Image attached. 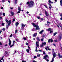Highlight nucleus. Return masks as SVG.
<instances>
[{
    "label": "nucleus",
    "instance_id": "f257e3e1",
    "mask_svg": "<svg viewBox=\"0 0 62 62\" xmlns=\"http://www.w3.org/2000/svg\"><path fill=\"white\" fill-rule=\"evenodd\" d=\"M34 4V3L33 1H31L30 2H27L26 3V4L28 5L29 8L32 7Z\"/></svg>",
    "mask_w": 62,
    "mask_h": 62
},
{
    "label": "nucleus",
    "instance_id": "f03ea898",
    "mask_svg": "<svg viewBox=\"0 0 62 62\" xmlns=\"http://www.w3.org/2000/svg\"><path fill=\"white\" fill-rule=\"evenodd\" d=\"M52 50L53 51L52 52L53 54V58H52V60L50 62H54V58H55V57H56V54H55V53L54 52V49H53Z\"/></svg>",
    "mask_w": 62,
    "mask_h": 62
},
{
    "label": "nucleus",
    "instance_id": "7ed1b4c3",
    "mask_svg": "<svg viewBox=\"0 0 62 62\" xmlns=\"http://www.w3.org/2000/svg\"><path fill=\"white\" fill-rule=\"evenodd\" d=\"M32 25L34 27H36V30H40V28H39V26L38 25H36L35 23L32 24Z\"/></svg>",
    "mask_w": 62,
    "mask_h": 62
},
{
    "label": "nucleus",
    "instance_id": "20e7f679",
    "mask_svg": "<svg viewBox=\"0 0 62 62\" xmlns=\"http://www.w3.org/2000/svg\"><path fill=\"white\" fill-rule=\"evenodd\" d=\"M61 36H62V34H60L58 36L59 39L58 40H59V41H60V40H61V39L62 38V37H61Z\"/></svg>",
    "mask_w": 62,
    "mask_h": 62
},
{
    "label": "nucleus",
    "instance_id": "39448f33",
    "mask_svg": "<svg viewBox=\"0 0 62 62\" xmlns=\"http://www.w3.org/2000/svg\"><path fill=\"white\" fill-rule=\"evenodd\" d=\"M45 14L46 16H47V17H48V16H49V13H48V12L46 11H45Z\"/></svg>",
    "mask_w": 62,
    "mask_h": 62
},
{
    "label": "nucleus",
    "instance_id": "423d86ee",
    "mask_svg": "<svg viewBox=\"0 0 62 62\" xmlns=\"http://www.w3.org/2000/svg\"><path fill=\"white\" fill-rule=\"evenodd\" d=\"M47 58H48V59H49V57H48V55H45V56H44L43 59H45V60H46Z\"/></svg>",
    "mask_w": 62,
    "mask_h": 62
},
{
    "label": "nucleus",
    "instance_id": "0eeeda50",
    "mask_svg": "<svg viewBox=\"0 0 62 62\" xmlns=\"http://www.w3.org/2000/svg\"><path fill=\"white\" fill-rule=\"evenodd\" d=\"M9 45H11V41L10 39L9 40Z\"/></svg>",
    "mask_w": 62,
    "mask_h": 62
},
{
    "label": "nucleus",
    "instance_id": "6e6552de",
    "mask_svg": "<svg viewBox=\"0 0 62 62\" xmlns=\"http://www.w3.org/2000/svg\"><path fill=\"white\" fill-rule=\"evenodd\" d=\"M48 5H49V8L51 9V8H52V5H51V4L50 3H48Z\"/></svg>",
    "mask_w": 62,
    "mask_h": 62
},
{
    "label": "nucleus",
    "instance_id": "1a4fd4ad",
    "mask_svg": "<svg viewBox=\"0 0 62 62\" xmlns=\"http://www.w3.org/2000/svg\"><path fill=\"white\" fill-rule=\"evenodd\" d=\"M39 42H37L36 43V44L37 47H39Z\"/></svg>",
    "mask_w": 62,
    "mask_h": 62
},
{
    "label": "nucleus",
    "instance_id": "9d476101",
    "mask_svg": "<svg viewBox=\"0 0 62 62\" xmlns=\"http://www.w3.org/2000/svg\"><path fill=\"white\" fill-rule=\"evenodd\" d=\"M58 55L59 58H62V55H60V54L59 53Z\"/></svg>",
    "mask_w": 62,
    "mask_h": 62
},
{
    "label": "nucleus",
    "instance_id": "9b49d317",
    "mask_svg": "<svg viewBox=\"0 0 62 62\" xmlns=\"http://www.w3.org/2000/svg\"><path fill=\"white\" fill-rule=\"evenodd\" d=\"M49 48V47L48 46H47L45 48V49H46V51H48V49Z\"/></svg>",
    "mask_w": 62,
    "mask_h": 62
},
{
    "label": "nucleus",
    "instance_id": "f8f14e48",
    "mask_svg": "<svg viewBox=\"0 0 62 62\" xmlns=\"http://www.w3.org/2000/svg\"><path fill=\"white\" fill-rule=\"evenodd\" d=\"M22 25V27H25L26 25V24L24 25L23 24H21Z\"/></svg>",
    "mask_w": 62,
    "mask_h": 62
},
{
    "label": "nucleus",
    "instance_id": "ddd939ff",
    "mask_svg": "<svg viewBox=\"0 0 62 62\" xmlns=\"http://www.w3.org/2000/svg\"><path fill=\"white\" fill-rule=\"evenodd\" d=\"M10 23H8V25H6V28H7V29H8V26H9V25H10Z\"/></svg>",
    "mask_w": 62,
    "mask_h": 62
},
{
    "label": "nucleus",
    "instance_id": "4468645a",
    "mask_svg": "<svg viewBox=\"0 0 62 62\" xmlns=\"http://www.w3.org/2000/svg\"><path fill=\"white\" fill-rule=\"evenodd\" d=\"M18 10L19 11H21V8L20 7L18 6Z\"/></svg>",
    "mask_w": 62,
    "mask_h": 62
},
{
    "label": "nucleus",
    "instance_id": "2eb2a0df",
    "mask_svg": "<svg viewBox=\"0 0 62 62\" xmlns=\"http://www.w3.org/2000/svg\"><path fill=\"white\" fill-rule=\"evenodd\" d=\"M44 32V30H42L41 31H40L39 32L40 34H41L42 33H43Z\"/></svg>",
    "mask_w": 62,
    "mask_h": 62
},
{
    "label": "nucleus",
    "instance_id": "dca6fc26",
    "mask_svg": "<svg viewBox=\"0 0 62 62\" xmlns=\"http://www.w3.org/2000/svg\"><path fill=\"white\" fill-rule=\"evenodd\" d=\"M59 25H60V27H61V29L62 30V27L60 25V24H59V25H57V26L58 27H59Z\"/></svg>",
    "mask_w": 62,
    "mask_h": 62
},
{
    "label": "nucleus",
    "instance_id": "f3484780",
    "mask_svg": "<svg viewBox=\"0 0 62 62\" xmlns=\"http://www.w3.org/2000/svg\"><path fill=\"white\" fill-rule=\"evenodd\" d=\"M42 43V44H43V45H46V43L44 42V43Z\"/></svg>",
    "mask_w": 62,
    "mask_h": 62
},
{
    "label": "nucleus",
    "instance_id": "a211bd4d",
    "mask_svg": "<svg viewBox=\"0 0 62 62\" xmlns=\"http://www.w3.org/2000/svg\"><path fill=\"white\" fill-rule=\"evenodd\" d=\"M37 33H35L34 35H33V37H36V36H37Z\"/></svg>",
    "mask_w": 62,
    "mask_h": 62
},
{
    "label": "nucleus",
    "instance_id": "6ab92c4d",
    "mask_svg": "<svg viewBox=\"0 0 62 62\" xmlns=\"http://www.w3.org/2000/svg\"><path fill=\"white\" fill-rule=\"evenodd\" d=\"M57 34V32H55V33H54V35H53L54 36H55V35H56V34Z\"/></svg>",
    "mask_w": 62,
    "mask_h": 62
},
{
    "label": "nucleus",
    "instance_id": "aec40b11",
    "mask_svg": "<svg viewBox=\"0 0 62 62\" xmlns=\"http://www.w3.org/2000/svg\"><path fill=\"white\" fill-rule=\"evenodd\" d=\"M11 14L12 16H13V15H14V13L12 11L11 12Z\"/></svg>",
    "mask_w": 62,
    "mask_h": 62
},
{
    "label": "nucleus",
    "instance_id": "412c9836",
    "mask_svg": "<svg viewBox=\"0 0 62 62\" xmlns=\"http://www.w3.org/2000/svg\"><path fill=\"white\" fill-rule=\"evenodd\" d=\"M11 20H10L8 21V23H11Z\"/></svg>",
    "mask_w": 62,
    "mask_h": 62
},
{
    "label": "nucleus",
    "instance_id": "4be33fe9",
    "mask_svg": "<svg viewBox=\"0 0 62 62\" xmlns=\"http://www.w3.org/2000/svg\"><path fill=\"white\" fill-rule=\"evenodd\" d=\"M50 42H53V40L52 39V38H51L50 39Z\"/></svg>",
    "mask_w": 62,
    "mask_h": 62
},
{
    "label": "nucleus",
    "instance_id": "5701e85b",
    "mask_svg": "<svg viewBox=\"0 0 62 62\" xmlns=\"http://www.w3.org/2000/svg\"><path fill=\"white\" fill-rule=\"evenodd\" d=\"M14 44H13L12 45H11L10 46V47H11H11H12V46H14Z\"/></svg>",
    "mask_w": 62,
    "mask_h": 62
},
{
    "label": "nucleus",
    "instance_id": "b1692460",
    "mask_svg": "<svg viewBox=\"0 0 62 62\" xmlns=\"http://www.w3.org/2000/svg\"><path fill=\"white\" fill-rule=\"evenodd\" d=\"M60 5L61 6H62V0H60Z\"/></svg>",
    "mask_w": 62,
    "mask_h": 62
},
{
    "label": "nucleus",
    "instance_id": "393cba45",
    "mask_svg": "<svg viewBox=\"0 0 62 62\" xmlns=\"http://www.w3.org/2000/svg\"><path fill=\"white\" fill-rule=\"evenodd\" d=\"M45 25L48 26H49V24H48V23H46L45 24Z\"/></svg>",
    "mask_w": 62,
    "mask_h": 62
},
{
    "label": "nucleus",
    "instance_id": "a878e982",
    "mask_svg": "<svg viewBox=\"0 0 62 62\" xmlns=\"http://www.w3.org/2000/svg\"><path fill=\"white\" fill-rule=\"evenodd\" d=\"M26 51L27 52V53H29V49H27L26 50Z\"/></svg>",
    "mask_w": 62,
    "mask_h": 62
},
{
    "label": "nucleus",
    "instance_id": "bb28decb",
    "mask_svg": "<svg viewBox=\"0 0 62 62\" xmlns=\"http://www.w3.org/2000/svg\"><path fill=\"white\" fill-rule=\"evenodd\" d=\"M36 39H37V40H39V41H40V39H39V37H37Z\"/></svg>",
    "mask_w": 62,
    "mask_h": 62
},
{
    "label": "nucleus",
    "instance_id": "cd10ccee",
    "mask_svg": "<svg viewBox=\"0 0 62 62\" xmlns=\"http://www.w3.org/2000/svg\"><path fill=\"white\" fill-rule=\"evenodd\" d=\"M51 29L50 28H49L48 29V30L49 31H51Z\"/></svg>",
    "mask_w": 62,
    "mask_h": 62
},
{
    "label": "nucleus",
    "instance_id": "c85d7f7f",
    "mask_svg": "<svg viewBox=\"0 0 62 62\" xmlns=\"http://www.w3.org/2000/svg\"><path fill=\"white\" fill-rule=\"evenodd\" d=\"M5 21L7 22V23H8V20H7V19H6Z\"/></svg>",
    "mask_w": 62,
    "mask_h": 62
},
{
    "label": "nucleus",
    "instance_id": "c756f323",
    "mask_svg": "<svg viewBox=\"0 0 62 62\" xmlns=\"http://www.w3.org/2000/svg\"><path fill=\"white\" fill-rule=\"evenodd\" d=\"M15 19L14 18L13 19V21H12V22H13H13H14V21H15Z\"/></svg>",
    "mask_w": 62,
    "mask_h": 62
},
{
    "label": "nucleus",
    "instance_id": "7c9ffc66",
    "mask_svg": "<svg viewBox=\"0 0 62 62\" xmlns=\"http://www.w3.org/2000/svg\"><path fill=\"white\" fill-rule=\"evenodd\" d=\"M43 45L42 44V45H40V47H43Z\"/></svg>",
    "mask_w": 62,
    "mask_h": 62
},
{
    "label": "nucleus",
    "instance_id": "2f4dec72",
    "mask_svg": "<svg viewBox=\"0 0 62 62\" xmlns=\"http://www.w3.org/2000/svg\"><path fill=\"white\" fill-rule=\"evenodd\" d=\"M23 39L24 40H26V38L25 37H23Z\"/></svg>",
    "mask_w": 62,
    "mask_h": 62
},
{
    "label": "nucleus",
    "instance_id": "473e14b6",
    "mask_svg": "<svg viewBox=\"0 0 62 62\" xmlns=\"http://www.w3.org/2000/svg\"><path fill=\"white\" fill-rule=\"evenodd\" d=\"M37 47H36V49L35 50V51H36V52H38V50H37Z\"/></svg>",
    "mask_w": 62,
    "mask_h": 62
},
{
    "label": "nucleus",
    "instance_id": "72a5a7b5",
    "mask_svg": "<svg viewBox=\"0 0 62 62\" xmlns=\"http://www.w3.org/2000/svg\"><path fill=\"white\" fill-rule=\"evenodd\" d=\"M40 55L39 54H37V56L38 57H39L40 56Z\"/></svg>",
    "mask_w": 62,
    "mask_h": 62
},
{
    "label": "nucleus",
    "instance_id": "f704fd0d",
    "mask_svg": "<svg viewBox=\"0 0 62 62\" xmlns=\"http://www.w3.org/2000/svg\"><path fill=\"white\" fill-rule=\"evenodd\" d=\"M5 53L6 54H8V52L7 51H5Z\"/></svg>",
    "mask_w": 62,
    "mask_h": 62
},
{
    "label": "nucleus",
    "instance_id": "c9c22d12",
    "mask_svg": "<svg viewBox=\"0 0 62 62\" xmlns=\"http://www.w3.org/2000/svg\"><path fill=\"white\" fill-rule=\"evenodd\" d=\"M17 31H18V30H16L15 31V33L16 34V33H17Z\"/></svg>",
    "mask_w": 62,
    "mask_h": 62
},
{
    "label": "nucleus",
    "instance_id": "e433bc0d",
    "mask_svg": "<svg viewBox=\"0 0 62 62\" xmlns=\"http://www.w3.org/2000/svg\"><path fill=\"white\" fill-rule=\"evenodd\" d=\"M48 2L49 3V4H51V0H49L48 1Z\"/></svg>",
    "mask_w": 62,
    "mask_h": 62
},
{
    "label": "nucleus",
    "instance_id": "4c0bfd02",
    "mask_svg": "<svg viewBox=\"0 0 62 62\" xmlns=\"http://www.w3.org/2000/svg\"><path fill=\"white\" fill-rule=\"evenodd\" d=\"M43 54H45V51H43Z\"/></svg>",
    "mask_w": 62,
    "mask_h": 62
},
{
    "label": "nucleus",
    "instance_id": "58836bf2",
    "mask_svg": "<svg viewBox=\"0 0 62 62\" xmlns=\"http://www.w3.org/2000/svg\"><path fill=\"white\" fill-rule=\"evenodd\" d=\"M41 41H43V38L41 39Z\"/></svg>",
    "mask_w": 62,
    "mask_h": 62
},
{
    "label": "nucleus",
    "instance_id": "ea45409f",
    "mask_svg": "<svg viewBox=\"0 0 62 62\" xmlns=\"http://www.w3.org/2000/svg\"><path fill=\"white\" fill-rule=\"evenodd\" d=\"M47 23H50V22L49 21H47Z\"/></svg>",
    "mask_w": 62,
    "mask_h": 62
},
{
    "label": "nucleus",
    "instance_id": "a19ab883",
    "mask_svg": "<svg viewBox=\"0 0 62 62\" xmlns=\"http://www.w3.org/2000/svg\"><path fill=\"white\" fill-rule=\"evenodd\" d=\"M10 8L11 9H13V7H10Z\"/></svg>",
    "mask_w": 62,
    "mask_h": 62
},
{
    "label": "nucleus",
    "instance_id": "79ce46f5",
    "mask_svg": "<svg viewBox=\"0 0 62 62\" xmlns=\"http://www.w3.org/2000/svg\"><path fill=\"white\" fill-rule=\"evenodd\" d=\"M16 25L17 27V25H19V23H16Z\"/></svg>",
    "mask_w": 62,
    "mask_h": 62
},
{
    "label": "nucleus",
    "instance_id": "37998d69",
    "mask_svg": "<svg viewBox=\"0 0 62 62\" xmlns=\"http://www.w3.org/2000/svg\"><path fill=\"white\" fill-rule=\"evenodd\" d=\"M44 6L46 7V8H48V7H47V6L46 5H44Z\"/></svg>",
    "mask_w": 62,
    "mask_h": 62
},
{
    "label": "nucleus",
    "instance_id": "c03bdc74",
    "mask_svg": "<svg viewBox=\"0 0 62 62\" xmlns=\"http://www.w3.org/2000/svg\"><path fill=\"white\" fill-rule=\"evenodd\" d=\"M56 22H57V23H59V22H58V21L57 20Z\"/></svg>",
    "mask_w": 62,
    "mask_h": 62
},
{
    "label": "nucleus",
    "instance_id": "a18cd8bd",
    "mask_svg": "<svg viewBox=\"0 0 62 62\" xmlns=\"http://www.w3.org/2000/svg\"><path fill=\"white\" fill-rule=\"evenodd\" d=\"M37 19H40V17H38Z\"/></svg>",
    "mask_w": 62,
    "mask_h": 62
},
{
    "label": "nucleus",
    "instance_id": "49530a36",
    "mask_svg": "<svg viewBox=\"0 0 62 62\" xmlns=\"http://www.w3.org/2000/svg\"><path fill=\"white\" fill-rule=\"evenodd\" d=\"M21 12L20 11H18L17 12V13H20Z\"/></svg>",
    "mask_w": 62,
    "mask_h": 62
},
{
    "label": "nucleus",
    "instance_id": "de8ad7c7",
    "mask_svg": "<svg viewBox=\"0 0 62 62\" xmlns=\"http://www.w3.org/2000/svg\"><path fill=\"white\" fill-rule=\"evenodd\" d=\"M4 57V56H3L2 58L1 59V60H3V58Z\"/></svg>",
    "mask_w": 62,
    "mask_h": 62
},
{
    "label": "nucleus",
    "instance_id": "09e8293b",
    "mask_svg": "<svg viewBox=\"0 0 62 62\" xmlns=\"http://www.w3.org/2000/svg\"><path fill=\"white\" fill-rule=\"evenodd\" d=\"M5 0H2V2L3 3H4V2H5Z\"/></svg>",
    "mask_w": 62,
    "mask_h": 62
},
{
    "label": "nucleus",
    "instance_id": "8fccbe9b",
    "mask_svg": "<svg viewBox=\"0 0 62 62\" xmlns=\"http://www.w3.org/2000/svg\"><path fill=\"white\" fill-rule=\"evenodd\" d=\"M40 19H41V21H43V18H41Z\"/></svg>",
    "mask_w": 62,
    "mask_h": 62
},
{
    "label": "nucleus",
    "instance_id": "3c124183",
    "mask_svg": "<svg viewBox=\"0 0 62 62\" xmlns=\"http://www.w3.org/2000/svg\"><path fill=\"white\" fill-rule=\"evenodd\" d=\"M39 52H42V50H39V51H38Z\"/></svg>",
    "mask_w": 62,
    "mask_h": 62
},
{
    "label": "nucleus",
    "instance_id": "603ef678",
    "mask_svg": "<svg viewBox=\"0 0 62 62\" xmlns=\"http://www.w3.org/2000/svg\"><path fill=\"white\" fill-rule=\"evenodd\" d=\"M0 45H2V43H1V42H0Z\"/></svg>",
    "mask_w": 62,
    "mask_h": 62
},
{
    "label": "nucleus",
    "instance_id": "864d4df0",
    "mask_svg": "<svg viewBox=\"0 0 62 62\" xmlns=\"http://www.w3.org/2000/svg\"><path fill=\"white\" fill-rule=\"evenodd\" d=\"M1 24L3 26H4V24H5L2 23Z\"/></svg>",
    "mask_w": 62,
    "mask_h": 62
},
{
    "label": "nucleus",
    "instance_id": "5fc2aeb1",
    "mask_svg": "<svg viewBox=\"0 0 62 62\" xmlns=\"http://www.w3.org/2000/svg\"><path fill=\"white\" fill-rule=\"evenodd\" d=\"M2 30H4V31L5 30V28H3L2 29Z\"/></svg>",
    "mask_w": 62,
    "mask_h": 62
},
{
    "label": "nucleus",
    "instance_id": "6e6d98bb",
    "mask_svg": "<svg viewBox=\"0 0 62 62\" xmlns=\"http://www.w3.org/2000/svg\"><path fill=\"white\" fill-rule=\"evenodd\" d=\"M16 40L17 41H19V39H16Z\"/></svg>",
    "mask_w": 62,
    "mask_h": 62
},
{
    "label": "nucleus",
    "instance_id": "4d7b16f0",
    "mask_svg": "<svg viewBox=\"0 0 62 62\" xmlns=\"http://www.w3.org/2000/svg\"><path fill=\"white\" fill-rule=\"evenodd\" d=\"M50 41H51V40H50V39L48 40V42H50Z\"/></svg>",
    "mask_w": 62,
    "mask_h": 62
},
{
    "label": "nucleus",
    "instance_id": "13d9d810",
    "mask_svg": "<svg viewBox=\"0 0 62 62\" xmlns=\"http://www.w3.org/2000/svg\"><path fill=\"white\" fill-rule=\"evenodd\" d=\"M22 62H26V61L23 60V61H22Z\"/></svg>",
    "mask_w": 62,
    "mask_h": 62
},
{
    "label": "nucleus",
    "instance_id": "bf43d9fd",
    "mask_svg": "<svg viewBox=\"0 0 62 62\" xmlns=\"http://www.w3.org/2000/svg\"><path fill=\"white\" fill-rule=\"evenodd\" d=\"M61 20H62V17H61L60 18Z\"/></svg>",
    "mask_w": 62,
    "mask_h": 62
},
{
    "label": "nucleus",
    "instance_id": "052dcab7",
    "mask_svg": "<svg viewBox=\"0 0 62 62\" xmlns=\"http://www.w3.org/2000/svg\"><path fill=\"white\" fill-rule=\"evenodd\" d=\"M34 58H37V57H36V56H34Z\"/></svg>",
    "mask_w": 62,
    "mask_h": 62
},
{
    "label": "nucleus",
    "instance_id": "680f3d73",
    "mask_svg": "<svg viewBox=\"0 0 62 62\" xmlns=\"http://www.w3.org/2000/svg\"><path fill=\"white\" fill-rule=\"evenodd\" d=\"M28 49H30V47L29 46H28Z\"/></svg>",
    "mask_w": 62,
    "mask_h": 62
},
{
    "label": "nucleus",
    "instance_id": "e2e57ef3",
    "mask_svg": "<svg viewBox=\"0 0 62 62\" xmlns=\"http://www.w3.org/2000/svg\"><path fill=\"white\" fill-rule=\"evenodd\" d=\"M55 2H57V0H55Z\"/></svg>",
    "mask_w": 62,
    "mask_h": 62
},
{
    "label": "nucleus",
    "instance_id": "0e129e2a",
    "mask_svg": "<svg viewBox=\"0 0 62 62\" xmlns=\"http://www.w3.org/2000/svg\"><path fill=\"white\" fill-rule=\"evenodd\" d=\"M24 18H26V16H25V15H24Z\"/></svg>",
    "mask_w": 62,
    "mask_h": 62
},
{
    "label": "nucleus",
    "instance_id": "69168bd1",
    "mask_svg": "<svg viewBox=\"0 0 62 62\" xmlns=\"http://www.w3.org/2000/svg\"><path fill=\"white\" fill-rule=\"evenodd\" d=\"M2 31H0V34H1V33H2Z\"/></svg>",
    "mask_w": 62,
    "mask_h": 62
},
{
    "label": "nucleus",
    "instance_id": "338daca9",
    "mask_svg": "<svg viewBox=\"0 0 62 62\" xmlns=\"http://www.w3.org/2000/svg\"><path fill=\"white\" fill-rule=\"evenodd\" d=\"M33 62H37L36 61H35V60H33Z\"/></svg>",
    "mask_w": 62,
    "mask_h": 62
},
{
    "label": "nucleus",
    "instance_id": "774afa93",
    "mask_svg": "<svg viewBox=\"0 0 62 62\" xmlns=\"http://www.w3.org/2000/svg\"><path fill=\"white\" fill-rule=\"evenodd\" d=\"M53 32V31H50V33H52Z\"/></svg>",
    "mask_w": 62,
    "mask_h": 62
}]
</instances>
